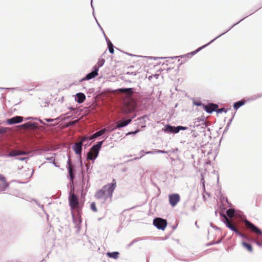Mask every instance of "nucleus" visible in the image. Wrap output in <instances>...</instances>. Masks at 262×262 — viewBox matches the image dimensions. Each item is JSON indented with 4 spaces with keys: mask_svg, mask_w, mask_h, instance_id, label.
Returning a JSON list of instances; mask_svg holds the SVG:
<instances>
[{
    "mask_svg": "<svg viewBox=\"0 0 262 262\" xmlns=\"http://www.w3.org/2000/svg\"><path fill=\"white\" fill-rule=\"evenodd\" d=\"M68 170L69 172V176L71 181H73L74 176L73 174V168L72 164L70 163V160L69 161Z\"/></svg>",
    "mask_w": 262,
    "mask_h": 262,
    "instance_id": "6ab92c4d",
    "label": "nucleus"
},
{
    "mask_svg": "<svg viewBox=\"0 0 262 262\" xmlns=\"http://www.w3.org/2000/svg\"><path fill=\"white\" fill-rule=\"evenodd\" d=\"M234 213L235 211L233 209H229L226 212L227 216L230 218H232L234 216Z\"/></svg>",
    "mask_w": 262,
    "mask_h": 262,
    "instance_id": "393cba45",
    "label": "nucleus"
},
{
    "mask_svg": "<svg viewBox=\"0 0 262 262\" xmlns=\"http://www.w3.org/2000/svg\"><path fill=\"white\" fill-rule=\"evenodd\" d=\"M224 219L225 220V223L228 228L234 231L237 235L241 236V237L247 238V236L245 234L242 233L241 231H239V230L237 229L236 226L233 224L231 220L228 219L225 215H224Z\"/></svg>",
    "mask_w": 262,
    "mask_h": 262,
    "instance_id": "7ed1b4c3",
    "label": "nucleus"
},
{
    "mask_svg": "<svg viewBox=\"0 0 262 262\" xmlns=\"http://www.w3.org/2000/svg\"><path fill=\"white\" fill-rule=\"evenodd\" d=\"M23 126L26 128H28L30 126V125L29 123H26V124H24Z\"/></svg>",
    "mask_w": 262,
    "mask_h": 262,
    "instance_id": "473e14b6",
    "label": "nucleus"
},
{
    "mask_svg": "<svg viewBox=\"0 0 262 262\" xmlns=\"http://www.w3.org/2000/svg\"><path fill=\"white\" fill-rule=\"evenodd\" d=\"M217 107L218 105L214 103H209L208 105H204L205 110L208 113H211L216 111Z\"/></svg>",
    "mask_w": 262,
    "mask_h": 262,
    "instance_id": "9b49d317",
    "label": "nucleus"
},
{
    "mask_svg": "<svg viewBox=\"0 0 262 262\" xmlns=\"http://www.w3.org/2000/svg\"><path fill=\"white\" fill-rule=\"evenodd\" d=\"M154 225L159 229L164 230L167 226L166 220L156 218L154 220Z\"/></svg>",
    "mask_w": 262,
    "mask_h": 262,
    "instance_id": "0eeeda50",
    "label": "nucleus"
},
{
    "mask_svg": "<svg viewBox=\"0 0 262 262\" xmlns=\"http://www.w3.org/2000/svg\"><path fill=\"white\" fill-rule=\"evenodd\" d=\"M108 49H109L110 52L111 54H113L114 52V47H113V44L111 42H110L108 43Z\"/></svg>",
    "mask_w": 262,
    "mask_h": 262,
    "instance_id": "bb28decb",
    "label": "nucleus"
},
{
    "mask_svg": "<svg viewBox=\"0 0 262 262\" xmlns=\"http://www.w3.org/2000/svg\"><path fill=\"white\" fill-rule=\"evenodd\" d=\"M89 138L90 137L83 136L80 142H82V144H83V143L86 140L89 139Z\"/></svg>",
    "mask_w": 262,
    "mask_h": 262,
    "instance_id": "7c9ffc66",
    "label": "nucleus"
},
{
    "mask_svg": "<svg viewBox=\"0 0 262 262\" xmlns=\"http://www.w3.org/2000/svg\"><path fill=\"white\" fill-rule=\"evenodd\" d=\"M116 187V181L114 179L111 183L104 185L102 189L98 190L95 196L97 199H102L105 201L108 198H112Z\"/></svg>",
    "mask_w": 262,
    "mask_h": 262,
    "instance_id": "f257e3e1",
    "label": "nucleus"
},
{
    "mask_svg": "<svg viewBox=\"0 0 262 262\" xmlns=\"http://www.w3.org/2000/svg\"><path fill=\"white\" fill-rule=\"evenodd\" d=\"M106 132V128L102 129L101 130L95 133L92 136H90L89 138V140L94 139L104 134Z\"/></svg>",
    "mask_w": 262,
    "mask_h": 262,
    "instance_id": "dca6fc26",
    "label": "nucleus"
},
{
    "mask_svg": "<svg viewBox=\"0 0 262 262\" xmlns=\"http://www.w3.org/2000/svg\"><path fill=\"white\" fill-rule=\"evenodd\" d=\"M103 142V141L98 142L97 144L92 146L90 151L88 154V159L94 160L97 157L99 151L102 145Z\"/></svg>",
    "mask_w": 262,
    "mask_h": 262,
    "instance_id": "f03ea898",
    "label": "nucleus"
},
{
    "mask_svg": "<svg viewBox=\"0 0 262 262\" xmlns=\"http://www.w3.org/2000/svg\"><path fill=\"white\" fill-rule=\"evenodd\" d=\"M106 255L109 257L117 259L118 257L119 253L118 252H107Z\"/></svg>",
    "mask_w": 262,
    "mask_h": 262,
    "instance_id": "5701e85b",
    "label": "nucleus"
},
{
    "mask_svg": "<svg viewBox=\"0 0 262 262\" xmlns=\"http://www.w3.org/2000/svg\"><path fill=\"white\" fill-rule=\"evenodd\" d=\"M105 62V59L103 58H99L96 64L94 66L97 70H99V68L102 67Z\"/></svg>",
    "mask_w": 262,
    "mask_h": 262,
    "instance_id": "4be33fe9",
    "label": "nucleus"
},
{
    "mask_svg": "<svg viewBox=\"0 0 262 262\" xmlns=\"http://www.w3.org/2000/svg\"><path fill=\"white\" fill-rule=\"evenodd\" d=\"M188 128L187 127H184L182 126H179L176 127L175 133H178L180 130H186Z\"/></svg>",
    "mask_w": 262,
    "mask_h": 262,
    "instance_id": "a878e982",
    "label": "nucleus"
},
{
    "mask_svg": "<svg viewBox=\"0 0 262 262\" xmlns=\"http://www.w3.org/2000/svg\"><path fill=\"white\" fill-rule=\"evenodd\" d=\"M216 111L217 113H221L223 112H227V111L226 110V109L225 108H219L218 110H216Z\"/></svg>",
    "mask_w": 262,
    "mask_h": 262,
    "instance_id": "c756f323",
    "label": "nucleus"
},
{
    "mask_svg": "<svg viewBox=\"0 0 262 262\" xmlns=\"http://www.w3.org/2000/svg\"><path fill=\"white\" fill-rule=\"evenodd\" d=\"M245 101L244 100H241V101L236 102L234 104V109H235V110L238 109L241 106L245 104Z\"/></svg>",
    "mask_w": 262,
    "mask_h": 262,
    "instance_id": "b1692460",
    "label": "nucleus"
},
{
    "mask_svg": "<svg viewBox=\"0 0 262 262\" xmlns=\"http://www.w3.org/2000/svg\"><path fill=\"white\" fill-rule=\"evenodd\" d=\"M23 120V117L21 116H15L13 118L8 119L7 120V122L9 124H13L15 123H18L22 122Z\"/></svg>",
    "mask_w": 262,
    "mask_h": 262,
    "instance_id": "f8f14e48",
    "label": "nucleus"
},
{
    "mask_svg": "<svg viewBox=\"0 0 262 262\" xmlns=\"http://www.w3.org/2000/svg\"><path fill=\"white\" fill-rule=\"evenodd\" d=\"M242 245L244 248H245L249 252H252L253 248H252V246L250 244H248L245 242H242Z\"/></svg>",
    "mask_w": 262,
    "mask_h": 262,
    "instance_id": "412c9836",
    "label": "nucleus"
},
{
    "mask_svg": "<svg viewBox=\"0 0 262 262\" xmlns=\"http://www.w3.org/2000/svg\"><path fill=\"white\" fill-rule=\"evenodd\" d=\"M98 70L94 67L93 71L89 74H87L84 78L82 79V80H90L92 78H94L98 75Z\"/></svg>",
    "mask_w": 262,
    "mask_h": 262,
    "instance_id": "9d476101",
    "label": "nucleus"
},
{
    "mask_svg": "<svg viewBox=\"0 0 262 262\" xmlns=\"http://www.w3.org/2000/svg\"><path fill=\"white\" fill-rule=\"evenodd\" d=\"M91 208L94 212H97V209L95 202H92L91 204Z\"/></svg>",
    "mask_w": 262,
    "mask_h": 262,
    "instance_id": "cd10ccee",
    "label": "nucleus"
},
{
    "mask_svg": "<svg viewBox=\"0 0 262 262\" xmlns=\"http://www.w3.org/2000/svg\"><path fill=\"white\" fill-rule=\"evenodd\" d=\"M169 204L172 207H174L180 201V196L178 193H173L169 195Z\"/></svg>",
    "mask_w": 262,
    "mask_h": 262,
    "instance_id": "6e6552de",
    "label": "nucleus"
},
{
    "mask_svg": "<svg viewBox=\"0 0 262 262\" xmlns=\"http://www.w3.org/2000/svg\"><path fill=\"white\" fill-rule=\"evenodd\" d=\"M158 152L164 153V152H165L164 151H162V150H159Z\"/></svg>",
    "mask_w": 262,
    "mask_h": 262,
    "instance_id": "f704fd0d",
    "label": "nucleus"
},
{
    "mask_svg": "<svg viewBox=\"0 0 262 262\" xmlns=\"http://www.w3.org/2000/svg\"><path fill=\"white\" fill-rule=\"evenodd\" d=\"M254 242L258 246H262V242L258 239H255Z\"/></svg>",
    "mask_w": 262,
    "mask_h": 262,
    "instance_id": "2f4dec72",
    "label": "nucleus"
},
{
    "mask_svg": "<svg viewBox=\"0 0 262 262\" xmlns=\"http://www.w3.org/2000/svg\"><path fill=\"white\" fill-rule=\"evenodd\" d=\"M82 142H79L76 143L73 147V150H74L76 154L80 155L82 151Z\"/></svg>",
    "mask_w": 262,
    "mask_h": 262,
    "instance_id": "ddd939ff",
    "label": "nucleus"
},
{
    "mask_svg": "<svg viewBox=\"0 0 262 262\" xmlns=\"http://www.w3.org/2000/svg\"><path fill=\"white\" fill-rule=\"evenodd\" d=\"M196 105H201V104H200V103H197V104H196Z\"/></svg>",
    "mask_w": 262,
    "mask_h": 262,
    "instance_id": "c9c22d12",
    "label": "nucleus"
},
{
    "mask_svg": "<svg viewBox=\"0 0 262 262\" xmlns=\"http://www.w3.org/2000/svg\"><path fill=\"white\" fill-rule=\"evenodd\" d=\"M132 121V119H127L124 121H119L117 122L116 128H120L126 126Z\"/></svg>",
    "mask_w": 262,
    "mask_h": 262,
    "instance_id": "4468645a",
    "label": "nucleus"
},
{
    "mask_svg": "<svg viewBox=\"0 0 262 262\" xmlns=\"http://www.w3.org/2000/svg\"><path fill=\"white\" fill-rule=\"evenodd\" d=\"M8 128L6 127H0V135L4 134L7 132Z\"/></svg>",
    "mask_w": 262,
    "mask_h": 262,
    "instance_id": "c85d7f7f",
    "label": "nucleus"
},
{
    "mask_svg": "<svg viewBox=\"0 0 262 262\" xmlns=\"http://www.w3.org/2000/svg\"><path fill=\"white\" fill-rule=\"evenodd\" d=\"M244 223L246 228L248 230H250L252 232H253L257 235H262V231L248 220H245L244 221Z\"/></svg>",
    "mask_w": 262,
    "mask_h": 262,
    "instance_id": "423d86ee",
    "label": "nucleus"
},
{
    "mask_svg": "<svg viewBox=\"0 0 262 262\" xmlns=\"http://www.w3.org/2000/svg\"><path fill=\"white\" fill-rule=\"evenodd\" d=\"M136 106L135 101L134 100H129L124 104L122 108V111L126 114L130 113L135 110Z\"/></svg>",
    "mask_w": 262,
    "mask_h": 262,
    "instance_id": "39448f33",
    "label": "nucleus"
},
{
    "mask_svg": "<svg viewBox=\"0 0 262 262\" xmlns=\"http://www.w3.org/2000/svg\"><path fill=\"white\" fill-rule=\"evenodd\" d=\"M200 50V49H198L195 52L198 51H199Z\"/></svg>",
    "mask_w": 262,
    "mask_h": 262,
    "instance_id": "e433bc0d",
    "label": "nucleus"
},
{
    "mask_svg": "<svg viewBox=\"0 0 262 262\" xmlns=\"http://www.w3.org/2000/svg\"><path fill=\"white\" fill-rule=\"evenodd\" d=\"M27 152L21 150H12L9 154V156L13 157L18 155H27Z\"/></svg>",
    "mask_w": 262,
    "mask_h": 262,
    "instance_id": "2eb2a0df",
    "label": "nucleus"
},
{
    "mask_svg": "<svg viewBox=\"0 0 262 262\" xmlns=\"http://www.w3.org/2000/svg\"><path fill=\"white\" fill-rule=\"evenodd\" d=\"M85 100V96L82 93H79L76 94V101L79 103H81Z\"/></svg>",
    "mask_w": 262,
    "mask_h": 262,
    "instance_id": "f3484780",
    "label": "nucleus"
},
{
    "mask_svg": "<svg viewBox=\"0 0 262 262\" xmlns=\"http://www.w3.org/2000/svg\"><path fill=\"white\" fill-rule=\"evenodd\" d=\"M9 185V184L7 182L6 178L0 174V191L5 190Z\"/></svg>",
    "mask_w": 262,
    "mask_h": 262,
    "instance_id": "1a4fd4ad",
    "label": "nucleus"
},
{
    "mask_svg": "<svg viewBox=\"0 0 262 262\" xmlns=\"http://www.w3.org/2000/svg\"><path fill=\"white\" fill-rule=\"evenodd\" d=\"M138 131H139V130H136V131H135V132H134L128 133H127V135H130V134H136L137 133H138Z\"/></svg>",
    "mask_w": 262,
    "mask_h": 262,
    "instance_id": "72a5a7b5",
    "label": "nucleus"
},
{
    "mask_svg": "<svg viewBox=\"0 0 262 262\" xmlns=\"http://www.w3.org/2000/svg\"><path fill=\"white\" fill-rule=\"evenodd\" d=\"M70 206L72 209H76L78 207L79 201L78 196L74 193V189L70 191L69 196Z\"/></svg>",
    "mask_w": 262,
    "mask_h": 262,
    "instance_id": "20e7f679",
    "label": "nucleus"
},
{
    "mask_svg": "<svg viewBox=\"0 0 262 262\" xmlns=\"http://www.w3.org/2000/svg\"><path fill=\"white\" fill-rule=\"evenodd\" d=\"M176 127L172 126L169 125H167L165 126V128L163 130L165 132L176 133Z\"/></svg>",
    "mask_w": 262,
    "mask_h": 262,
    "instance_id": "aec40b11",
    "label": "nucleus"
},
{
    "mask_svg": "<svg viewBox=\"0 0 262 262\" xmlns=\"http://www.w3.org/2000/svg\"><path fill=\"white\" fill-rule=\"evenodd\" d=\"M117 91L120 93H123L131 96L133 94V91L132 88L119 89Z\"/></svg>",
    "mask_w": 262,
    "mask_h": 262,
    "instance_id": "a211bd4d",
    "label": "nucleus"
}]
</instances>
